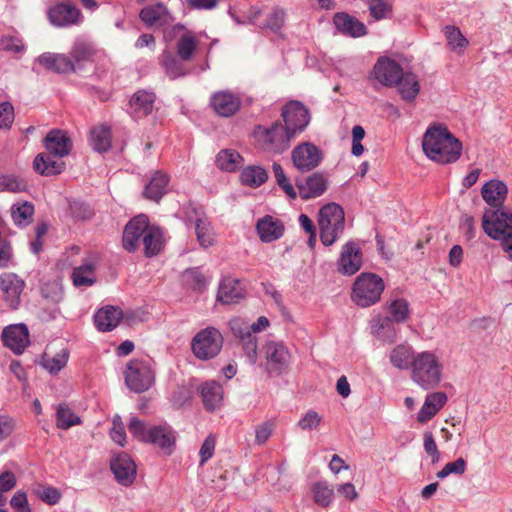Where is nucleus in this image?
<instances>
[{"label":"nucleus","mask_w":512,"mask_h":512,"mask_svg":"<svg viewBox=\"0 0 512 512\" xmlns=\"http://www.w3.org/2000/svg\"><path fill=\"white\" fill-rule=\"evenodd\" d=\"M285 17V10L279 6H276L267 16L266 21L258 27L260 30L268 29L274 33H278L284 25Z\"/></svg>","instance_id":"09e8293b"},{"label":"nucleus","mask_w":512,"mask_h":512,"mask_svg":"<svg viewBox=\"0 0 512 512\" xmlns=\"http://www.w3.org/2000/svg\"><path fill=\"white\" fill-rule=\"evenodd\" d=\"M126 386L135 393L147 391L154 383L155 372L150 360L131 359L124 371Z\"/></svg>","instance_id":"0eeeda50"},{"label":"nucleus","mask_w":512,"mask_h":512,"mask_svg":"<svg viewBox=\"0 0 512 512\" xmlns=\"http://www.w3.org/2000/svg\"><path fill=\"white\" fill-rule=\"evenodd\" d=\"M34 213V205L30 202L13 205L11 208V216L13 221L20 226L28 225Z\"/></svg>","instance_id":"49530a36"},{"label":"nucleus","mask_w":512,"mask_h":512,"mask_svg":"<svg viewBox=\"0 0 512 512\" xmlns=\"http://www.w3.org/2000/svg\"><path fill=\"white\" fill-rule=\"evenodd\" d=\"M243 350L251 364H255L257 360V338L254 334L247 331L245 336L240 339Z\"/></svg>","instance_id":"680f3d73"},{"label":"nucleus","mask_w":512,"mask_h":512,"mask_svg":"<svg viewBox=\"0 0 512 512\" xmlns=\"http://www.w3.org/2000/svg\"><path fill=\"white\" fill-rule=\"evenodd\" d=\"M267 179L268 173L266 169L261 166H247L240 174L241 182L250 187H259L265 183Z\"/></svg>","instance_id":"79ce46f5"},{"label":"nucleus","mask_w":512,"mask_h":512,"mask_svg":"<svg viewBox=\"0 0 512 512\" xmlns=\"http://www.w3.org/2000/svg\"><path fill=\"white\" fill-rule=\"evenodd\" d=\"M149 225L148 217L143 214L138 215L130 220L126 224L123 231V248L128 252L136 251Z\"/></svg>","instance_id":"2eb2a0df"},{"label":"nucleus","mask_w":512,"mask_h":512,"mask_svg":"<svg viewBox=\"0 0 512 512\" xmlns=\"http://www.w3.org/2000/svg\"><path fill=\"white\" fill-rule=\"evenodd\" d=\"M142 243L144 245V254L146 257H153L157 255L163 247L161 230L149 225L143 236Z\"/></svg>","instance_id":"e433bc0d"},{"label":"nucleus","mask_w":512,"mask_h":512,"mask_svg":"<svg viewBox=\"0 0 512 512\" xmlns=\"http://www.w3.org/2000/svg\"><path fill=\"white\" fill-rule=\"evenodd\" d=\"M110 468L117 482L123 486L131 485L136 478V464L124 452L118 453L111 460Z\"/></svg>","instance_id":"a211bd4d"},{"label":"nucleus","mask_w":512,"mask_h":512,"mask_svg":"<svg viewBox=\"0 0 512 512\" xmlns=\"http://www.w3.org/2000/svg\"><path fill=\"white\" fill-rule=\"evenodd\" d=\"M27 187L23 179L11 175L0 176V189L9 192L25 191Z\"/></svg>","instance_id":"052dcab7"},{"label":"nucleus","mask_w":512,"mask_h":512,"mask_svg":"<svg viewBox=\"0 0 512 512\" xmlns=\"http://www.w3.org/2000/svg\"><path fill=\"white\" fill-rule=\"evenodd\" d=\"M443 364L433 351L417 353L410 370V379L424 390H433L442 380Z\"/></svg>","instance_id":"f03ea898"},{"label":"nucleus","mask_w":512,"mask_h":512,"mask_svg":"<svg viewBox=\"0 0 512 512\" xmlns=\"http://www.w3.org/2000/svg\"><path fill=\"white\" fill-rule=\"evenodd\" d=\"M200 394L207 411L218 409L223 400V388L216 381H207L200 386Z\"/></svg>","instance_id":"2f4dec72"},{"label":"nucleus","mask_w":512,"mask_h":512,"mask_svg":"<svg viewBox=\"0 0 512 512\" xmlns=\"http://www.w3.org/2000/svg\"><path fill=\"white\" fill-rule=\"evenodd\" d=\"M57 427L66 430L81 423V419L66 404H59L56 412Z\"/></svg>","instance_id":"de8ad7c7"},{"label":"nucleus","mask_w":512,"mask_h":512,"mask_svg":"<svg viewBox=\"0 0 512 512\" xmlns=\"http://www.w3.org/2000/svg\"><path fill=\"white\" fill-rule=\"evenodd\" d=\"M422 148L431 160L441 164H449L460 158L462 143L446 126L434 124L426 130Z\"/></svg>","instance_id":"f257e3e1"},{"label":"nucleus","mask_w":512,"mask_h":512,"mask_svg":"<svg viewBox=\"0 0 512 512\" xmlns=\"http://www.w3.org/2000/svg\"><path fill=\"white\" fill-rule=\"evenodd\" d=\"M262 350L266 359L264 367L269 374L279 375L288 368L290 353L284 344L271 341Z\"/></svg>","instance_id":"9b49d317"},{"label":"nucleus","mask_w":512,"mask_h":512,"mask_svg":"<svg viewBox=\"0 0 512 512\" xmlns=\"http://www.w3.org/2000/svg\"><path fill=\"white\" fill-rule=\"evenodd\" d=\"M370 15L375 20H382L392 11V4L388 0H365Z\"/></svg>","instance_id":"13d9d810"},{"label":"nucleus","mask_w":512,"mask_h":512,"mask_svg":"<svg viewBox=\"0 0 512 512\" xmlns=\"http://www.w3.org/2000/svg\"><path fill=\"white\" fill-rule=\"evenodd\" d=\"M444 34L449 49L457 54H463L469 45V41L460 29L453 25H447L444 28Z\"/></svg>","instance_id":"58836bf2"},{"label":"nucleus","mask_w":512,"mask_h":512,"mask_svg":"<svg viewBox=\"0 0 512 512\" xmlns=\"http://www.w3.org/2000/svg\"><path fill=\"white\" fill-rule=\"evenodd\" d=\"M215 445L216 437L213 434L208 435L199 451L200 466H203L213 456Z\"/></svg>","instance_id":"774afa93"},{"label":"nucleus","mask_w":512,"mask_h":512,"mask_svg":"<svg viewBox=\"0 0 512 512\" xmlns=\"http://www.w3.org/2000/svg\"><path fill=\"white\" fill-rule=\"evenodd\" d=\"M308 108L299 101H290L281 110L283 126L295 138L301 134L310 123Z\"/></svg>","instance_id":"1a4fd4ad"},{"label":"nucleus","mask_w":512,"mask_h":512,"mask_svg":"<svg viewBox=\"0 0 512 512\" xmlns=\"http://www.w3.org/2000/svg\"><path fill=\"white\" fill-rule=\"evenodd\" d=\"M466 470V461L460 457L454 462L447 463L438 473L437 477L443 479L450 474H463Z\"/></svg>","instance_id":"69168bd1"},{"label":"nucleus","mask_w":512,"mask_h":512,"mask_svg":"<svg viewBox=\"0 0 512 512\" xmlns=\"http://www.w3.org/2000/svg\"><path fill=\"white\" fill-rule=\"evenodd\" d=\"M196 49V40L190 34L182 35L177 42V54L183 61H189Z\"/></svg>","instance_id":"5fc2aeb1"},{"label":"nucleus","mask_w":512,"mask_h":512,"mask_svg":"<svg viewBox=\"0 0 512 512\" xmlns=\"http://www.w3.org/2000/svg\"><path fill=\"white\" fill-rule=\"evenodd\" d=\"M272 170L278 186L286 193L289 198L296 199V190L285 175L282 166L279 163L274 162L272 165Z\"/></svg>","instance_id":"6e6d98bb"},{"label":"nucleus","mask_w":512,"mask_h":512,"mask_svg":"<svg viewBox=\"0 0 512 512\" xmlns=\"http://www.w3.org/2000/svg\"><path fill=\"white\" fill-rule=\"evenodd\" d=\"M41 295L52 304H58L63 299V287L57 281L47 282L41 286Z\"/></svg>","instance_id":"4d7b16f0"},{"label":"nucleus","mask_w":512,"mask_h":512,"mask_svg":"<svg viewBox=\"0 0 512 512\" xmlns=\"http://www.w3.org/2000/svg\"><path fill=\"white\" fill-rule=\"evenodd\" d=\"M403 73L400 64L387 56L379 57L372 71L374 78L386 87L396 86Z\"/></svg>","instance_id":"4468645a"},{"label":"nucleus","mask_w":512,"mask_h":512,"mask_svg":"<svg viewBox=\"0 0 512 512\" xmlns=\"http://www.w3.org/2000/svg\"><path fill=\"white\" fill-rule=\"evenodd\" d=\"M447 395L444 392H433L426 396L425 402L417 415L420 423L431 420L437 412L446 404Z\"/></svg>","instance_id":"c85d7f7f"},{"label":"nucleus","mask_w":512,"mask_h":512,"mask_svg":"<svg viewBox=\"0 0 512 512\" xmlns=\"http://www.w3.org/2000/svg\"><path fill=\"white\" fill-rule=\"evenodd\" d=\"M256 229L263 242L275 241L282 237L284 233L283 223L269 215L257 222Z\"/></svg>","instance_id":"c756f323"},{"label":"nucleus","mask_w":512,"mask_h":512,"mask_svg":"<svg viewBox=\"0 0 512 512\" xmlns=\"http://www.w3.org/2000/svg\"><path fill=\"white\" fill-rule=\"evenodd\" d=\"M123 317L122 310L114 306H105L97 311L94 322L99 331L107 332L116 328Z\"/></svg>","instance_id":"cd10ccee"},{"label":"nucleus","mask_w":512,"mask_h":512,"mask_svg":"<svg viewBox=\"0 0 512 512\" xmlns=\"http://www.w3.org/2000/svg\"><path fill=\"white\" fill-rule=\"evenodd\" d=\"M210 104L221 117L234 115L241 107V99L228 91H219L212 95Z\"/></svg>","instance_id":"5701e85b"},{"label":"nucleus","mask_w":512,"mask_h":512,"mask_svg":"<svg viewBox=\"0 0 512 512\" xmlns=\"http://www.w3.org/2000/svg\"><path fill=\"white\" fill-rule=\"evenodd\" d=\"M168 183L169 176L161 171H156L150 182L145 186L144 197L158 202L165 195Z\"/></svg>","instance_id":"c9c22d12"},{"label":"nucleus","mask_w":512,"mask_h":512,"mask_svg":"<svg viewBox=\"0 0 512 512\" xmlns=\"http://www.w3.org/2000/svg\"><path fill=\"white\" fill-rule=\"evenodd\" d=\"M508 194L507 185L498 179H492L486 182L481 189V196L483 200L491 207L486 209L484 214L491 212H503V210H512V208L505 206L504 202Z\"/></svg>","instance_id":"f8f14e48"},{"label":"nucleus","mask_w":512,"mask_h":512,"mask_svg":"<svg viewBox=\"0 0 512 512\" xmlns=\"http://www.w3.org/2000/svg\"><path fill=\"white\" fill-rule=\"evenodd\" d=\"M299 196L303 200L320 197L328 187V175L324 172H314L305 180H296Z\"/></svg>","instance_id":"dca6fc26"},{"label":"nucleus","mask_w":512,"mask_h":512,"mask_svg":"<svg viewBox=\"0 0 512 512\" xmlns=\"http://www.w3.org/2000/svg\"><path fill=\"white\" fill-rule=\"evenodd\" d=\"M390 312L396 322H404L409 313V304L405 299H396L390 304Z\"/></svg>","instance_id":"0e129e2a"},{"label":"nucleus","mask_w":512,"mask_h":512,"mask_svg":"<svg viewBox=\"0 0 512 512\" xmlns=\"http://www.w3.org/2000/svg\"><path fill=\"white\" fill-rule=\"evenodd\" d=\"M72 280L76 287L93 285L96 281L95 266L92 263H85L75 267L72 273Z\"/></svg>","instance_id":"37998d69"},{"label":"nucleus","mask_w":512,"mask_h":512,"mask_svg":"<svg viewBox=\"0 0 512 512\" xmlns=\"http://www.w3.org/2000/svg\"><path fill=\"white\" fill-rule=\"evenodd\" d=\"M146 443H151L171 455L175 444V436L170 427L165 425L149 427V437Z\"/></svg>","instance_id":"a878e982"},{"label":"nucleus","mask_w":512,"mask_h":512,"mask_svg":"<svg viewBox=\"0 0 512 512\" xmlns=\"http://www.w3.org/2000/svg\"><path fill=\"white\" fill-rule=\"evenodd\" d=\"M68 356L69 353L66 349H62L53 357L45 354L42 362L43 367L50 373L56 374L67 364Z\"/></svg>","instance_id":"864d4df0"},{"label":"nucleus","mask_w":512,"mask_h":512,"mask_svg":"<svg viewBox=\"0 0 512 512\" xmlns=\"http://www.w3.org/2000/svg\"><path fill=\"white\" fill-rule=\"evenodd\" d=\"M32 491L38 499L51 506L59 503L62 498V493L58 488L47 484L38 483Z\"/></svg>","instance_id":"c03bdc74"},{"label":"nucleus","mask_w":512,"mask_h":512,"mask_svg":"<svg viewBox=\"0 0 512 512\" xmlns=\"http://www.w3.org/2000/svg\"><path fill=\"white\" fill-rule=\"evenodd\" d=\"M48 17L53 25L67 27L79 22L81 12L73 4L59 3L49 9Z\"/></svg>","instance_id":"412c9836"},{"label":"nucleus","mask_w":512,"mask_h":512,"mask_svg":"<svg viewBox=\"0 0 512 512\" xmlns=\"http://www.w3.org/2000/svg\"><path fill=\"white\" fill-rule=\"evenodd\" d=\"M313 499L321 507H328L332 501L334 491L326 482H316L312 485Z\"/></svg>","instance_id":"8fccbe9b"},{"label":"nucleus","mask_w":512,"mask_h":512,"mask_svg":"<svg viewBox=\"0 0 512 512\" xmlns=\"http://www.w3.org/2000/svg\"><path fill=\"white\" fill-rule=\"evenodd\" d=\"M417 353L408 344H398L391 350L389 360L399 370H411Z\"/></svg>","instance_id":"473e14b6"},{"label":"nucleus","mask_w":512,"mask_h":512,"mask_svg":"<svg viewBox=\"0 0 512 512\" xmlns=\"http://www.w3.org/2000/svg\"><path fill=\"white\" fill-rule=\"evenodd\" d=\"M243 162V157L234 149H223L218 152L215 163L216 166L223 171L233 172Z\"/></svg>","instance_id":"4c0bfd02"},{"label":"nucleus","mask_w":512,"mask_h":512,"mask_svg":"<svg viewBox=\"0 0 512 512\" xmlns=\"http://www.w3.org/2000/svg\"><path fill=\"white\" fill-rule=\"evenodd\" d=\"M258 147L271 155H281L288 151L295 139L283 126L281 120H276L269 126L256 125L253 131Z\"/></svg>","instance_id":"7ed1b4c3"},{"label":"nucleus","mask_w":512,"mask_h":512,"mask_svg":"<svg viewBox=\"0 0 512 512\" xmlns=\"http://www.w3.org/2000/svg\"><path fill=\"white\" fill-rule=\"evenodd\" d=\"M244 297V289L240 281L231 277H225L219 284L217 300L223 304L236 303Z\"/></svg>","instance_id":"bb28decb"},{"label":"nucleus","mask_w":512,"mask_h":512,"mask_svg":"<svg viewBox=\"0 0 512 512\" xmlns=\"http://www.w3.org/2000/svg\"><path fill=\"white\" fill-rule=\"evenodd\" d=\"M161 65L170 79H176L185 74L182 64L169 52L161 55Z\"/></svg>","instance_id":"3c124183"},{"label":"nucleus","mask_w":512,"mask_h":512,"mask_svg":"<svg viewBox=\"0 0 512 512\" xmlns=\"http://www.w3.org/2000/svg\"><path fill=\"white\" fill-rule=\"evenodd\" d=\"M139 18L147 28L154 29L163 28L172 20L170 11L166 5L161 2L142 8L139 13Z\"/></svg>","instance_id":"aec40b11"},{"label":"nucleus","mask_w":512,"mask_h":512,"mask_svg":"<svg viewBox=\"0 0 512 512\" xmlns=\"http://www.w3.org/2000/svg\"><path fill=\"white\" fill-rule=\"evenodd\" d=\"M129 432L138 440L145 442L149 437V428L146 427L145 423L138 418L134 417L130 420L128 425Z\"/></svg>","instance_id":"338daca9"},{"label":"nucleus","mask_w":512,"mask_h":512,"mask_svg":"<svg viewBox=\"0 0 512 512\" xmlns=\"http://www.w3.org/2000/svg\"><path fill=\"white\" fill-rule=\"evenodd\" d=\"M37 61L45 69L55 73H71L75 71L73 61L65 54L46 52L41 54Z\"/></svg>","instance_id":"393cba45"},{"label":"nucleus","mask_w":512,"mask_h":512,"mask_svg":"<svg viewBox=\"0 0 512 512\" xmlns=\"http://www.w3.org/2000/svg\"><path fill=\"white\" fill-rule=\"evenodd\" d=\"M195 232L201 247L208 248L215 244V233L207 217H198L195 220Z\"/></svg>","instance_id":"ea45409f"},{"label":"nucleus","mask_w":512,"mask_h":512,"mask_svg":"<svg viewBox=\"0 0 512 512\" xmlns=\"http://www.w3.org/2000/svg\"><path fill=\"white\" fill-rule=\"evenodd\" d=\"M44 146L50 154L63 158L72 150V140L66 131L53 129L44 138Z\"/></svg>","instance_id":"4be33fe9"},{"label":"nucleus","mask_w":512,"mask_h":512,"mask_svg":"<svg viewBox=\"0 0 512 512\" xmlns=\"http://www.w3.org/2000/svg\"><path fill=\"white\" fill-rule=\"evenodd\" d=\"M25 282L14 273H4L0 276V290L4 300L11 309H17Z\"/></svg>","instance_id":"f3484780"},{"label":"nucleus","mask_w":512,"mask_h":512,"mask_svg":"<svg viewBox=\"0 0 512 512\" xmlns=\"http://www.w3.org/2000/svg\"><path fill=\"white\" fill-rule=\"evenodd\" d=\"M54 155L39 153L34 161L33 167L36 172L43 176H54L60 174L65 169V163L61 160H54Z\"/></svg>","instance_id":"72a5a7b5"},{"label":"nucleus","mask_w":512,"mask_h":512,"mask_svg":"<svg viewBox=\"0 0 512 512\" xmlns=\"http://www.w3.org/2000/svg\"><path fill=\"white\" fill-rule=\"evenodd\" d=\"M397 333L398 330L391 318L383 317L379 320V325L375 330L378 339L391 344L396 341Z\"/></svg>","instance_id":"a18cd8bd"},{"label":"nucleus","mask_w":512,"mask_h":512,"mask_svg":"<svg viewBox=\"0 0 512 512\" xmlns=\"http://www.w3.org/2000/svg\"><path fill=\"white\" fill-rule=\"evenodd\" d=\"M223 345V336L214 327L199 331L193 338L191 348L194 355L200 360H209L216 357Z\"/></svg>","instance_id":"6e6552de"},{"label":"nucleus","mask_w":512,"mask_h":512,"mask_svg":"<svg viewBox=\"0 0 512 512\" xmlns=\"http://www.w3.org/2000/svg\"><path fill=\"white\" fill-rule=\"evenodd\" d=\"M323 152L311 142H303L295 146L291 152L294 167L301 173L316 169L323 160Z\"/></svg>","instance_id":"9d476101"},{"label":"nucleus","mask_w":512,"mask_h":512,"mask_svg":"<svg viewBox=\"0 0 512 512\" xmlns=\"http://www.w3.org/2000/svg\"><path fill=\"white\" fill-rule=\"evenodd\" d=\"M90 143L97 152L108 151L111 147L110 128L103 125L94 127L90 132Z\"/></svg>","instance_id":"a19ab883"},{"label":"nucleus","mask_w":512,"mask_h":512,"mask_svg":"<svg viewBox=\"0 0 512 512\" xmlns=\"http://www.w3.org/2000/svg\"><path fill=\"white\" fill-rule=\"evenodd\" d=\"M333 21L336 28L343 34L355 38L367 34V28L364 23L346 13L335 14Z\"/></svg>","instance_id":"7c9ffc66"},{"label":"nucleus","mask_w":512,"mask_h":512,"mask_svg":"<svg viewBox=\"0 0 512 512\" xmlns=\"http://www.w3.org/2000/svg\"><path fill=\"white\" fill-rule=\"evenodd\" d=\"M320 240L324 246L333 245L345 230V213L343 208L331 202L321 207L318 213Z\"/></svg>","instance_id":"20e7f679"},{"label":"nucleus","mask_w":512,"mask_h":512,"mask_svg":"<svg viewBox=\"0 0 512 512\" xmlns=\"http://www.w3.org/2000/svg\"><path fill=\"white\" fill-rule=\"evenodd\" d=\"M275 422L273 420H267L263 423L258 424L255 427V444L262 446L266 444V442L271 437L273 431L275 430Z\"/></svg>","instance_id":"bf43d9fd"},{"label":"nucleus","mask_w":512,"mask_h":512,"mask_svg":"<svg viewBox=\"0 0 512 512\" xmlns=\"http://www.w3.org/2000/svg\"><path fill=\"white\" fill-rule=\"evenodd\" d=\"M482 228L490 238L501 240L503 250L512 257V210L483 214Z\"/></svg>","instance_id":"423d86ee"},{"label":"nucleus","mask_w":512,"mask_h":512,"mask_svg":"<svg viewBox=\"0 0 512 512\" xmlns=\"http://www.w3.org/2000/svg\"><path fill=\"white\" fill-rule=\"evenodd\" d=\"M71 216L76 220H88L93 216L91 207L80 201H73L69 206Z\"/></svg>","instance_id":"e2e57ef3"},{"label":"nucleus","mask_w":512,"mask_h":512,"mask_svg":"<svg viewBox=\"0 0 512 512\" xmlns=\"http://www.w3.org/2000/svg\"><path fill=\"white\" fill-rule=\"evenodd\" d=\"M1 338L4 346L21 354L29 344V331L25 324H14L3 329Z\"/></svg>","instance_id":"6ab92c4d"},{"label":"nucleus","mask_w":512,"mask_h":512,"mask_svg":"<svg viewBox=\"0 0 512 512\" xmlns=\"http://www.w3.org/2000/svg\"><path fill=\"white\" fill-rule=\"evenodd\" d=\"M156 95L147 90L135 92L129 102V113L134 119H142L152 113Z\"/></svg>","instance_id":"b1692460"},{"label":"nucleus","mask_w":512,"mask_h":512,"mask_svg":"<svg viewBox=\"0 0 512 512\" xmlns=\"http://www.w3.org/2000/svg\"><path fill=\"white\" fill-rule=\"evenodd\" d=\"M385 288L383 279L375 273L363 272L353 283L351 299L360 307L376 304Z\"/></svg>","instance_id":"39448f33"},{"label":"nucleus","mask_w":512,"mask_h":512,"mask_svg":"<svg viewBox=\"0 0 512 512\" xmlns=\"http://www.w3.org/2000/svg\"><path fill=\"white\" fill-rule=\"evenodd\" d=\"M401 98L407 102L415 100L420 91V84L417 76L412 72H404L396 86Z\"/></svg>","instance_id":"f704fd0d"},{"label":"nucleus","mask_w":512,"mask_h":512,"mask_svg":"<svg viewBox=\"0 0 512 512\" xmlns=\"http://www.w3.org/2000/svg\"><path fill=\"white\" fill-rule=\"evenodd\" d=\"M182 277L185 285L195 291L201 292L206 288L207 280L198 268L186 269Z\"/></svg>","instance_id":"603ef678"},{"label":"nucleus","mask_w":512,"mask_h":512,"mask_svg":"<svg viewBox=\"0 0 512 512\" xmlns=\"http://www.w3.org/2000/svg\"><path fill=\"white\" fill-rule=\"evenodd\" d=\"M362 250L354 241H348L342 246L339 259L337 261V270L344 276L356 274L362 267Z\"/></svg>","instance_id":"ddd939ff"}]
</instances>
